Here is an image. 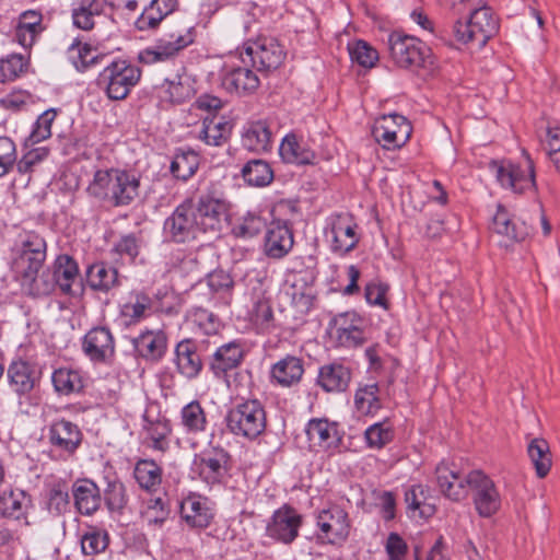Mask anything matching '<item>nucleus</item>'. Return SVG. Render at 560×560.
I'll return each instance as SVG.
<instances>
[{"instance_id":"obj_1","label":"nucleus","mask_w":560,"mask_h":560,"mask_svg":"<svg viewBox=\"0 0 560 560\" xmlns=\"http://www.w3.org/2000/svg\"><path fill=\"white\" fill-rule=\"evenodd\" d=\"M140 179L119 168L97 170L89 184L90 196L115 207L129 206L139 196Z\"/></svg>"},{"instance_id":"obj_2","label":"nucleus","mask_w":560,"mask_h":560,"mask_svg":"<svg viewBox=\"0 0 560 560\" xmlns=\"http://www.w3.org/2000/svg\"><path fill=\"white\" fill-rule=\"evenodd\" d=\"M195 42V28L183 21H170L154 46L141 50L138 59L143 65L167 61Z\"/></svg>"},{"instance_id":"obj_3","label":"nucleus","mask_w":560,"mask_h":560,"mask_svg":"<svg viewBox=\"0 0 560 560\" xmlns=\"http://www.w3.org/2000/svg\"><path fill=\"white\" fill-rule=\"evenodd\" d=\"M78 283L79 289V267L77 261L69 255H59L54 262V270L44 271L40 277L37 276V282L30 284L27 290L31 294H47L59 288L66 294H78L73 285Z\"/></svg>"},{"instance_id":"obj_4","label":"nucleus","mask_w":560,"mask_h":560,"mask_svg":"<svg viewBox=\"0 0 560 560\" xmlns=\"http://www.w3.org/2000/svg\"><path fill=\"white\" fill-rule=\"evenodd\" d=\"M228 430L247 440H255L266 429V412L258 399H248L231 408L225 416Z\"/></svg>"},{"instance_id":"obj_5","label":"nucleus","mask_w":560,"mask_h":560,"mask_svg":"<svg viewBox=\"0 0 560 560\" xmlns=\"http://www.w3.org/2000/svg\"><path fill=\"white\" fill-rule=\"evenodd\" d=\"M141 78V70L127 60H114L100 72L96 84L113 101L125 100Z\"/></svg>"},{"instance_id":"obj_6","label":"nucleus","mask_w":560,"mask_h":560,"mask_svg":"<svg viewBox=\"0 0 560 560\" xmlns=\"http://www.w3.org/2000/svg\"><path fill=\"white\" fill-rule=\"evenodd\" d=\"M498 30V20L486 5L474 9L466 22L457 21L453 27L457 42L465 45L476 44L479 48L483 47Z\"/></svg>"},{"instance_id":"obj_7","label":"nucleus","mask_w":560,"mask_h":560,"mask_svg":"<svg viewBox=\"0 0 560 560\" xmlns=\"http://www.w3.org/2000/svg\"><path fill=\"white\" fill-rule=\"evenodd\" d=\"M388 51L394 63L402 69L424 68L430 60V48L420 39L393 32L387 39Z\"/></svg>"},{"instance_id":"obj_8","label":"nucleus","mask_w":560,"mask_h":560,"mask_svg":"<svg viewBox=\"0 0 560 560\" xmlns=\"http://www.w3.org/2000/svg\"><path fill=\"white\" fill-rule=\"evenodd\" d=\"M46 241L35 232H27L21 240V249L14 261L22 285L37 282V276L46 259Z\"/></svg>"},{"instance_id":"obj_9","label":"nucleus","mask_w":560,"mask_h":560,"mask_svg":"<svg viewBox=\"0 0 560 560\" xmlns=\"http://www.w3.org/2000/svg\"><path fill=\"white\" fill-rule=\"evenodd\" d=\"M201 233L194 214L192 198H186L163 223V237L168 243H190L197 240Z\"/></svg>"},{"instance_id":"obj_10","label":"nucleus","mask_w":560,"mask_h":560,"mask_svg":"<svg viewBox=\"0 0 560 560\" xmlns=\"http://www.w3.org/2000/svg\"><path fill=\"white\" fill-rule=\"evenodd\" d=\"M285 51L279 42L269 36H258L244 44L241 62L250 65L259 72L277 69L284 60Z\"/></svg>"},{"instance_id":"obj_11","label":"nucleus","mask_w":560,"mask_h":560,"mask_svg":"<svg viewBox=\"0 0 560 560\" xmlns=\"http://www.w3.org/2000/svg\"><path fill=\"white\" fill-rule=\"evenodd\" d=\"M526 155V167L513 164L510 161H494L489 163L490 171L495 175L497 180L503 188L522 194L536 187L534 162Z\"/></svg>"},{"instance_id":"obj_12","label":"nucleus","mask_w":560,"mask_h":560,"mask_svg":"<svg viewBox=\"0 0 560 560\" xmlns=\"http://www.w3.org/2000/svg\"><path fill=\"white\" fill-rule=\"evenodd\" d=\"M358 224L348 213H335L327 219L325 236L332 253L343 256L353 250L360 236L357 233Z\"/></svg>"},{"instance_id":"obj_13","label":"nucleus","mask_w":560,"mask_h":560,"mask_svg":"<svg viewBox=\"0 0 560 560\" xmlns=\"http://www.w3.org/2000/svg\"><path fill=\"white\" fill-rule=\"evenodd\" d=\"M411 131V125L405 116L389 114L375 121L372 135L384 149L390 150L404 145L410 138Z\"/></svg>"},{"instance_id":"obj_14","label":"nucleus","mask_w":560,"mask_h":560,"mask_svg":"<svg viewBox=\"0 0 560 560\" xmlns=\"http://www.w3.org/2000/svg\"><path fill=\"white\" fill-rule=\"evenodd\" d=\"M226 213V202L213 190L202 192L197 203L194 202V214L202 233L220 232Z\"/></svg>"},{"instance_id":"obj_15","label":"nucleus","mask_w":560,"mask_h":560,"mask_svg":"<svg viewBox=\"0 0 560 560\" xmlns=\"http://www.w3.org/2000/svg\"><path fill=\"white\" fill-rule=\"evenodd\" d=\"M468 489L474 492V504L480 516L490 517L499 511L500 494L494 482L482 471L468 472Z\"/></svg>"},{"instance_id":"obj_16","label":"nucleus","mask_w":560,"mask_h":560,"mask_svg":"<svg viewBox=\"0 0 560 560\" xmlns=\"http://www.w3.org/2000/svg\"><path fill=\"white\" fill-rule=\"evenodd\" d=\"M82 351L94 363H112L116 353V343L110 329L106 326L91 328L82 339Z\"/></svg>"},{"instance_id":"obj_17","label":"nucleus","mask_w":560,"mask_h":560,"mask_svg":"<svg viewBox=\"0 0 560 560\" xmlns=\"http://www.w3.org/2000/svg\"><path fill=\"white\" fill-rule=\"evenodd\" d=\"M114 4L108 0H73L71 18L73 25L82 31H92L96 24L112 19Z\"/></svg>"},{"instance_id":"obj_18","label":"nucleus","mask_w":560,"mask_h":560,"mask_svg":"<svg viewBox=\"0 0 560 560\" xmlns=\"http://www.w3.org/2000/svg\"><path fill=\"white\" fill-rule=\"evenodd\" d=\"M34 508L32 495L19 487H9L0 491V517L30 525L28 515Z\"/></svg>"},{"instance_id":"obj_19","label":"nucleus","mask_w":560,"mask_h":560,"mask_svg":"<svg viewBox=\"0 0 560 560\" xmlns=\"http://www.w3.org/2000/svg\"><path fill=\"white\" fill-rule=\"evenodd\" d=\"M330 325L335 328L338 343L345 348L362 346L365 340V319L354 311H348L336 315Z\"/></svg>"},{"instance_id":"obj_20","label":"nucleus","mask_w":560,"mask_h":560,"mask_svg":"<svg viewBox=\"0 0 560 560\" xmlns=\"http://www.w3.org/2000/svg\"><path fill=\"white\" fill-rule=\"evenodd\" d=\"M319 537L330 544L345 541L350 533L348 513L338 505L323 509L317 515Z\"/></svg>"},{"instance_id":"obj_21","label":"nucleus","mask_w":560,"mask_h":560,"mask_svg":"<svg viewBox=\"0 0 560 560\" xmlns=\"http://www.w3.org/2000/svg\"><path fill=\"white\" fill-rule=\"evenodd\" d=\"M301 524L302 516L293 508L284 505L273 513L266 533L277 541L291 544L298 537Z\"/></svg>"},{"instance_id":"obj_22","label":"nucleus","mask_w":560,"mask_h":560,"mask_svg":"<svg viewBox=\"0 0 560 560\" xmlns=\"http://www.w3.org/2000/svg\"><path fill=\"white\" fill-rule=\"evenodd\" d=\"M249 66L245 63L242 66L225 65L220 75L222 88L236 95L250 94L256 91L260 82Z\"/></svg>"},{"instance_id":"obj_23","label":"nucleus","mask_w":560,"mask_h":560,"mask_svg":"<svg viewBox=\"0 0 560 560\" xmlns=\"http://www.w3.org/2000/svg\"><path fill=\"white\" fill-rule=\"evenodd\" d=\"M230 455L223 448H214L197 456L194 460L200 478L208 485L223 481L229 471Z\"/></svg>"},{"instance_id":"obj_24","label":"nucleus","mask_w":560,"mask_h":560,"mask_svg":"<svg viewBox=\"0 0 560 560\" xmlns=\"http://www.w3.org/2000/svg\"><path fill=\"white\" fill-rule=\"evenodd\" d=\"M182 520L191 529H205L214 518L210 501L199 494H189L179 505Z\"/></svg>"},{"instance_id":"obj_25","label":"nucleus","mask_w":560,"mask_h":560,"mask_svg":"<svg viewBox=\"0 0 560 560\" xmlns=\"http://www.w3.org/2000/svg\"><path fill=\"white\" fill-rule=\"evenodd\" d=\"M492 230L494 233L506 238L505 243L502 244L505 247H509L510 244L525 241L530 234V229L527 224L521 219L511 215L501 205L498 206L497 212L493 215Z\"/></svg>"},{"instance_id":"obj_26","label":"nucleus","mask_w":560,"mask_h":560,"mask_svg":"<svg viewBox=\"0 0 560 560\" xmlns=\"http://www.w3.org/2000/svg\"><path fill=\"white\" fill-rule=\"evenodd\" d=\"M9 385L18 395L30 393L40 378L39 366L22 359L12 361L8 368Z\"/></svg>"},{"instance_id":"obj_27","label":"nucleus","mask_w":560,"mask_h":560,"mask_svg":"<svg viewBox=\"0 0 560 560\" xmlns=\"http://www.w3.org/2000/svg\"><path fill=\"white\" fill-rule=\"evenodd\" d=\"M436 483L441 493L455 502L464 500L468 494V474L463 475L446 464L435 469Z\"/></svg>"},{"instance_id":"obj_28","label":"nucleus","mask_w":560,"mask_h":560,"mask_svg":"<svg viewBox=\"0 0 560 560\" xmlns=\"http://www.w3.org/2000/svg\"><path fill=\"white\" fill-rule=\"evenodd\" d=\"M242 145L256 153L270 151L272 148L271 122L268 119L247 121L242 131Z\"/></svg>"},{"instance_id":"obj_29","label":"nucleus","mask_w":560,"mask_h":560,"mask_svg":"<svg viewBox=\"0 0 560 560\" xmlns=\"http://www.w3.org/2000/svg\"><path fill=\"white\" fill-rule=\"evenodd\" d=\"M48 439L57 451L71 456L82 442V433L77 424L71 421L60 420L50 425Z\"/></svg>"},{"instance_id":"obj_30","label":"nucleus","mask_w":560,"mask_h":560,"mask_svg":"<svg viewBox=\"0 0 560 560\" xmlns=\"http://www.w3.org/2000/svg\"><path fill=\"white\" fill-rule=\"evenodd\" d=\"M294 245L291 229L283 222H272L266 231L264 250L272 259L285 257Z\"/></svg>"},{"instance_id":"obj_31","label":"nucleus","mask_w":560,"mask_h":560,"mask_svg":"<svg viewBox=\"0 0 560 560\" xmlns=\"http://www.w3.org/2000/svg\"><path fill=\"white\" fill-rule=\"evenodd\" d=\"M174 353L177 372L189 381L197 378L203 364L196 342L191 339H184L176 345Z\"/></svg>"},{"instance_id":"obj_32","label":"nucleus","mask_w":560,"mask_h":560,"mask_svg":"<svg viewBox=\"0 0 560 560\" xmlns=\"http://www.w3.org/2000/svg\"><path fill=\"white\" fill-rule=\"evenodd\" d=\"M351 369L338 361L324 364L317 374V385L326 393H342L351 382Z\"/></svg>"},{"instance_id":"obj_33","label":"nucleus","mask_w":560,"mask_h":560,"mask_svg":"<svg viewBox=\"0 0 560 560\" xmlns=\"http://www.w3.org/2000/svg\"><path fill=\"white\" fill-rule=\"evenodd\" d=\"M279 155L284 163L311 165L316 159L315 151L294 132L285 135L279 145Z\"/></svg>"},{"instance_id":"obj_34","label":"nucleus","mask_w":560,"mask_h":560,"mask_svg":"<svg viewBox=\"0 0 560 560\" xmlns=\"http://www.w3.org/2000/svg\"><path fill=\"white\" fill-rule=\"evenodd\" d=\"M305 433L313 446L324 451L337 447L341 441L337 423L327 419H311L306 424Z\"/></svg>"},{"instance_id":"obj_35","label":"nucleus","mask_w":560,"mask_h":560,"mask_svg":"<svg viewBox=\"0 0 560 560\" xmlns=\"http://www.w3.org/2000/svg\"><path fill=\"white\" fill-rule=\"evenodd\" d=\"M136 352L152 362L160 361L167 348V338L162 330H145L132 340Z\"/></svg>"},{"instance_id":"obj_36","label":"nucleus","mask_w":560,"mask_h":560,"mask_svg":"<svg viewBox=\"0 0 560 560\" xmlns=\"http://www.w3.org/2000/svg\"><path fill=\"white\" fill-rule=\"evenodd\" d=\"M244 349L240 342L231 341L219 347L212 355L210 369L217 377L236 369L243 361Z\"/></svg>"},{"instance_id":"obj_37","label":"nucleus","mask_w":560,"mask_h":560,"mask_svg":"<svg viewBox=\"0 0 560 560\" xmlns=\"http://www.w3.org/2000/svg\"><path fill=\"white\" fill-rule=\"evenodd\" d=\"M74 505L82 515H92L101 506L102 497L95 482L89 479L78 480L72 486Z\"/></svg>"},{"instance_id":"obj_38","label":"nucleus","mask_w":560,"mask_h":560,"mask_svg":"<svg viewBox=\"0 0 560 560\" xmlns=\"http://www.w3.org/2000/svg\"><path fill=\"white\" fill-rule=\"evenodd\" d=\"M86 283L93 291L106 293L119 284L118 271L105 262L93 264L86 270Z\"/></svg>"},{"instance_id":"obj_39","label":"nucleus","mask_w":560,"mask_h":560,"mask_svg":"<svg viewBox=\"0 0 560 560\" xmlns=\"http://www.w3.org/2000/svg\"><path fill=\"white\" fill-rule=\"evenodd\" d=\"M231 130V122L223 117H206L197 137L208 145L221 147L228 141Z\"/></svg>"},{"instance_id":"obj_40","label":"nucleus","mask_w":560,"mask_h":560,"mask_svg":"<svg viewBox=\"0 0 560 560\" xmlns=\"http://www.w3.org/2000/svg\"><path fill=\"white\" fill-rule=\"evenodd\" d=\"M177 5V0H152L136 21L140 31L155 28Z\"/></svg>"},{"instance_id":"obj_41","label":"nucleus","mask_w":560,"mask_h":560,"mask_svg":"<svg viewBox=\"0 0 560 560\" xmlns=\"http://www.w3.org/2000/svg\"><path fill=\"white\" fill-rule=\"evenodd\" d=\"M303 373L302 360L293 355H287L271 368L272 378L282 386H292L299 383Z\"/></svg>"},{"instance_id":"obj_42","label":"nucleus","mask_w":560,"mask_h":560,"mask_svg":"<svg viewBox=\"0 0 560 560\" xmlns=\"http://www.w3.org/2000/svg\"><path fill=\"white\" fill-rule=\"evenodd\" d=\"M527 455L538 478H545L550 471L552 460L548 442L541 438H533L527 444Z\"/></svg>"},{"instance_id":"obj_43","label":"nucleus","mask_w":560,"mask_h":560,"mask_svg":"<svg viewBox=\"0 0 560 560\" xmlns=\"http://www.w3.org/2000/svg\"><path fill=\"white\" fill-rule=\"evenodd\" d=\"M151 307V299L143 292L133 291L120 306V316L127 326L139 323Z\"/></svg>"},{"instance_id":"obj_44","label":"nucleus","mask_w":560,"mask_h":560,"mask_svg":"<svg viewBox=\"0 0 560 560\" xmlns=\"http://www.w3.org/2000/svg\"><path fill=\"white\" fill-rule=\"evenodd\" d=\"M195 90L186 75H177L173 80H165L161 86V100L173 104H182L190 100Z\"/></svg>"},{"instance_id":"obj_45","label":"nucleus","mask_w":560,"mask_h":560,"mask_svg":"<svg viewBox=\"0 0 560 560\" xmlns=\"http://www.w3.org/2000/svg\"><path fill=\"white\" fill-rule=\"evenodd\" d=\"M354 407L362 416L375 415L382 408L378 385L360 384L354 394Z\"/></svg>"},{"instance_id":"obj_46","label":"nucleus","mask_w":560,"mask_h":560,"mask_svg":"<svg viewBox=\"0 0 560 560\" xmlns=\"http://www.w3.org/2000/svg\"><path fill=\"white\" fill-rule=\"evenodd\" d=\"M133 476L141 489L153 492L162 482V468L152 459L137 462Z\"/></svg>"},{"instance_id":"obj_47","label":"nucleus","mask_w":560,"mask_h":560,"mask_svg":"<svg viewBox=\"0 0 560 560\" xmlns=\"http://www.w3.org/2000/svg\"><path fill=\"white\" fill-rule=\"evenodd\" d=\"M242 176L250 186L265 187L272 182L273 171L268 162L255 159L243 166Z\"/></svg>"},{"instance_id":"obj_48","label":"nucleus","mask_w":560,"mask_h":560,"mask_svg":"<svg viewBox=\"0 0 560 560\" xmlns=\"http://www.w3.org/2000/svg\"><path fill=\"white\" fill-rule=\"evenodd\" d=\"M180 421L185 431L190 434L206 431L208 424L206 411L198 400H192L182 408Z\"/></svg>"},{"instance_id":"obj_49","label":"nucleus","mask_w":560,"mask_h":560,"mask_svg":"<svg viewBox=\"0 0 560 560\" xmlns=\"http://www.w3.org/2000/svg\"><path fill=\"white\" fill-rule=\"evenodd\" d=\"M268 226L267 220L259 213L247 212L234 222L232 233L234 236L240 238H252L260 234L262 231H267Z\"/></svg>"},{"instance_id":"obj_50","label":"nucleus","mask_w":560,"mask_h":560,"mask_svg":"<svg viewBox=\"0 0 560 560\" xmlns=\"http://www.w3.org/2000/svg\"><path fill=\"white\" fill-rule=\"evenodd\" d=\"M199 167V158L194 151H178L171 162L170 172L176 179L188 180Z\"/></svg>"},{"instance_id":"obj_51","label":"nucleus","mask_w":560,"mask_h":560,"mask_svg":"<svg viewBox=\"0 0 560 560\" xmlns=\"http://www.w3.org/2000/svg\"><path fill=\"white\" fill-rule=\"evenodd\" d=\"M51 381L56 392L62 395L79 393L83 388V380L80 372L60 368L54 371Z\"/></svg>"},{"instance_id":"obj_52","label":"nucleus","mask_w":560,"mask_h":560,"mask_svg":"<svg viewBox=\"0 0 560 560\" xmlns=\"http://www.w3.org/2000/svg\"><path fill=\"white\" fill-rule=\"evenodd\" d=\"M57 112L47 109L42 113L35 121L30 136L25 140V145L31 147L51 137V125L56 119Z\"/></svg>"},{"instance_id":"obj_53","label":"nucleus","mask_w":560,"mask_h":560,"mask_svg":"<svg viewBox=\"0 0 560 560\" xmlns=\"http://www.w3.org/2000/svg\"><path fill=\"white\" fill-rule=\"evenodd\" d=\"M104 501L108 510L112 512L121 511L122 509H125L128 502L125 485L116 478H106V487L104 489Z\"/></svg>"},{"instance_id":"obj_54","label":"nucleus","mask_w":560,"mask_h":560,"mask_svg":"<svg viewBox=\"0 0 560 560\" xmlns=\"http://www.w3.org/2000/svg\"><path fill=\"white\" fill-rule=\"evenodd\" d=\"M70 58L77 70L85 71L91 66L98 63L101 55L96 54L89 44L72 43L69 47Z\"/></svg>"},{"instance_id":"obj_55","label":"nucleus","mask_w":560,"mask_h":560,"mask_svg":"<svg viewBox=\"0 0 560 560\" xmlns=\"http://www.w3.org/2000/svg\"><path fill=\"white\" fill-rule=\"evenodd\" d=\"M27 67V60L22 54H11L0 59V82H10L19 78Z\"/></svg>"},{"instance_id":"obj_56","label":"nucleus","mask_w":560,"mask_h":560,"mask_svg":"<svg viewBox=\"0 0 560 560\" xmlns=\"http://www.w3.org/2000/svg\"><path fill=\"white\" fill-rule=\"evenodd\" d=\"M189 322L205 335H213L219 330L218 317L202 307H195L188 312Z\"/></svg>"},{"instance_id":"obj_57","label":"nucleus","mask_w":560,"mask_h":560,"mask_svg":"<svg viewBox=\"0 0 560 560\" xmlns=\"http://www.w3.org/2000/svg\"><path fill=\"white\" fill-rule=\"evenodd\" d=\"M108 546V535L104 530L91 529L81 537V550L85 556H95Z\"/></svg>"},{"instance_id":"obj_58","label":"nucleus","mask_w":560,"mask_h":560,"mask_svg":"<svg viewBox=\"0 0 560 560\" xmlns=\"http://www.w3.org/2000/svg\"><path fill=\"white\" fill-rule=\"evenodd\" d=\"M352 61L365 68H372L378 60L377 51L364 40H357L348 46Z\"/></svg>"},{"instance_id":"obj_59","label":"nucleus","mask_w":560,"mask_h":560,"mask_svg":"<svg viewBox=\"0 0 560 560\" xmlns=\"http://www.w3.org/2000/svg\"><path fill=\"white\" fill-rule=\"evenodd\" d=\"M427 490L423 486H412L405 492V502L409 510H419L420 516H429L433 513V506L425 503Z\"/></svg>"},{"instance_id":"obj_60","label":"nucleus","mask_w":560,"mask_h":560,"mask_svg":"<svg viewBox=\"0 0 560 560\" xmlns=\"http://www.w3.org/2000/svg\"><path fill=\"white\" fill-rule=\"evenodd\" d=\"M364 436L369 447L378 450L392 441L393 431L387 422H377L365 430Z\"/></svg>"},{"instance_id":"obj_61","label":"nucleus","mask_w":560,"mask_h":560,"mask_svg":"<svg viewBox=\"0 0 560 560\" xmlns=\"http://www.w3.org/2000/svg\"><path fill=\"white\" fill-rule=\"evenodd\" d=\"M249 314L256 325L268 326L273 316L269 300L264 294L254 296Z\"/></svg>"},{"instance_id":"obj_62","label":"nucleus","mask_w":560,"mask_h":560,"mask_svg":"<svg viewBox=\"0 0 560 560\" xmlns=\"http://www.w3.org/2000/svg\"><path fill=\"white\" fill-rule=\"evenodd\" d=\"M70 495L65 483H56L49 492L48 508L50 512L62 514L68 511Z\"/></svg>"},{"instance_id":"obj_63","label":"nucleus","mask_w":560,"mask_h":560,"mask_svg":"<svg viewBox=\"0 0 560 560\" xmlns=\"http://www.w3.org/2000/svg\"><path fill=\"white\" fill-rule=\"evenodd\" d=\"M16 158L15 143L9 137H0V178L13 168Z\"/></svg>"},{"instance_id":"obj_64","label":"nucleus","mask_w":560,"mask_h":560,"mask_svg":"<svg viewBox=\"0 0 560 560\" xmlns=\"http://www.w3.org/2000/svg\"><path fill=\"white\" fill-rule=\"evenodd\" d=\"M141 247V240L136 234L130 233L122 235L117 243L114 245V252L119 256L128 257L130 260H133Z\"/></svg>"}]
</instances>
